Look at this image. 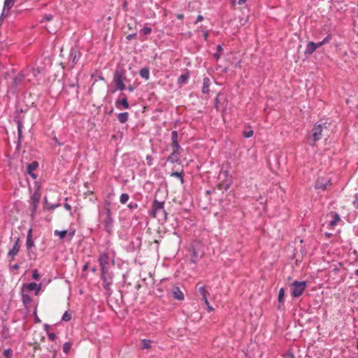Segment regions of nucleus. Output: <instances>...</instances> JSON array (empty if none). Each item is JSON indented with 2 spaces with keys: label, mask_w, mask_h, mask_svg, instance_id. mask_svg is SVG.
Returning a JSON list of instances; mask_svg holds the SVG:
<instances>
[{
  "label": "nucleus",
  "mask_w": 358,
  "mask_h": 358,
  "mask_svg": "<svg viewBox=\"0 0 358 358\" xmlns=\"http://www.w3.org/2000/svg\"><path fill=\"white\" fill-rule=\"evenodd\" d=\"M109 205V203H108V206H105L103 210L99 213V217L102 219L104 229L108 234H110L113 232L114 220L112 217V212Z\"/></svg>",
  "instance_id": "obj_1"
},
{
  "label": "nucleus",
  "mask_w": 358,
  "mask_h": 358,
  "mask_svg": "<svg viewBox=\"0 0 358 358\" xmlns=\"http://www.w3.org/2000/svg\"><path fill=\"white\" fill-rule=\"evenodd\" d=\"M191 262L196 264L203 257L204 252L200 243L192 244L189 248Z\"/></svg>",
  "instance_id": "obj_2"
},
{
  "label": "nucleus",
  "mask_w": 358,
  "mask_h": 358,
  "mask_svg": "<svg viewBox=\"0 0 358 358\" xmlns=\"http://www.w3.org/2000/svg\"><path fill=\"white\" fill-rule=\"evenodd\" d=\"M291 287L292 296L293 297H299L307 287V282L306 281L295 280L291 284Z\"/></svg>",
  "instance_id": "obj_3"
},
{
  "label": "nucleus",
  "mask_w": 358,
  "mask_h": 358,
  "mask_svg": "<svg viewBox=\"0 0 358 358\" xmlns=\"http://www.w3.org/2000/svg\"><path fill=\"white\" fill-rule=\"evenodd\" d=\"M30 73H26V71L23 70L20 71V73L13 78V87H15L16 90L19 87L22 86L24 84L25 81L31 82V78H29Z\"/></svg>",
  "instance_id": "obj_4"
},
{
  "label": "nucleus",
  "mask_w": 358,
  "mask_h": 358,
  "mask_svg": "<svg viewBox=\"0 0 358 358\" xmlns=\"http://www.w3.org/2000/svg\"><path fill=\"white\" fill-rule=\"evenodd\" d=\"M164 201H159L156 199L154 200L152 205L151 215L153 217H156L159 213H162L164 218L166 219V212L164 210Z\"/></svg>",
  "instance_id": "obj_5"
},
{
  "label": "nucleus",
  "mask_w": 358,
  "mask_h": 358,
  "mask_svg": "<svg viewBox=\"0 0 358 358\" xmlns=\"http://www.w3.org/2000/svg\"><path fill=\"white\" fill-rule=\"evenodd\" d=\"M326 123L322 124H315L312 129V140L309 143V144L313 146L315 143L319 141L322 137V132L323 131L324 126Z\"/></svg>",
  "instance_id": "obj_6"
},
{
  "label": "nucleus",
  "mask_w": 358,
  "mask_h": 358,
  "mask_svg": "<svg viewBox=\"0 0 358 358\" xmlns=\"http://www.w3.org/2000/svg\"><path fill=\"white\" fill-rule=\"evenodd\" d=\"M81 57V52L78 47H73L71 49L68 65L70 69H73L77 64Z\"/></svg>",
  "instance_id": "obj_7"
},
{
  "label": "nucleus",
  "mask_w": 358,
  "mask_h": 358,
  "mask_svg": "<svg viewBox=\"0 0 358 358\" xmlns=\"http://www.w3.org/2000/svg\"><path fill=\"white\" fill-rule=\"evenodd\" d=\"M113 274L107 271L106 272L101 271V278L103 280V287L108 292H111L110 286L113 284Z\"/></svg>",
  "instance_id": "obj_8"
},
{
  "label": "nucleus",
  "mask_w": 358,
  "mask_h": 358,
  "mask_svg": "<svg viewBox=\"0 0 358 358\" xmlns=\"http://www.w3.org/2000/svg\"><path fill=\"white\" fill-rule=\"evenodd\" d=\"M110 258H109V253L108 252H104L101 254H100L98 262L100 265L101 271L106 272L107 271H109L110 268Z\"/></svg>",
  "instance_id": "obj_9"
},
{
  "label": "nucleus",
  "mask_w": 358,
  "mask_h": 358,
  "mask_svg": "<svg viewBox=\"0 0 358 358\" xmlns=\"http://www.w3.org/2000/svg\"><path fill=\"white\" fill-rule=\"evenodd\" d=\"M126 79L124 71H116L114 75L113 81L115 83L117 88L120 91L125 90L126 87L124 84V80Z\"/></svg>",
  "instance_id": "obj_10"
},
{
  "label": "nucleus",
  "mask_w": 358,
  "mask_h": 358,
  "mask_svg": "<svg viewBox=\"0 0 358 358\" xmlns=\"http://www.w3.org/2000/svg\"><path fill=\"white\" fill-rule=\"evenodd\" d=\"M331 184V179L328 177L318 178L315 184V188L317 189L325 190L328 186Z\"/></svg>",
  "instance_id": "obj_11"
},
{
  "label": "nucleus",
  "mask_w": 358,
  "mask_h": 358,
  "mask_svg": "<svg viewBox=\"0 0 358 358\" xmlns=\"http://www.w3.org/2000/svg\"><path fill=\"white\" fill-rule=\"evenodd\" d=\"M41 199V195L38 192H36L34 193L31 197V216L34 218V215L36 213V209L38 208V203Z\"/></svg>",
  "instance_id": "obj_12"
},
{
  "label": "nucleus",
  "mask_w": 358,
  "mask_h": 358,
  "mask_svg": "<svg viewBox=\"0 0 358 358\" xmlns=\"http://www.w3.org/2000/svg\"><path fill=\"white\" fill-rule=\"evenodd\" d=\"M20 250V238H17L12 249L8 252V256L11 258L10 261L14 260L15 257L18 254Z\"/></svg>",
  "instance_id": "obj_13"
},
{
  "label": "nucleus",
  "mask_w": 358,
  "mask_h": 358,
  "mask_svg": "<svg viewBox=\"0 0 358 358\" xmlns=\"http://www.w3.org/2000/svg\"><path fill=\"white\" fill-rule=\"evenodd\" d=\"M23 71H26V73H30L29 78H31V80L41 73V69L38 66L36 67L34 65H29Z\"/></svg>",
  "instance_id": "obj_14"
},
{
  "label": "nucleus",
  "mask_w": 358,
  "mask_h": 358,
  "mask_svg": "<svg viewBox=\"0 0 358 358\" xmlns=\"http://www.w3.org/2000/svg\"><path fill=\"white\" fill-rule=\"evenodd\" d=\"M122 99H117L115 101V106L118 109H122V107L124 109H127L129 107L127 97L124 94H122Z\"/></svg>",
  "instance_id": "obj_15"
},
{
  "label": "nucleus",
  "mask_w": 358,
  "mask_h": 358,
  "mask_svg": "<svg viewBox=\"0 0 358 358\" xmlns=\"http://www.w3.org/2000/svg\"><path fill=\"white\" fill-rule=\"evenodd\" d=\"M172 294L175 299H177L179 301L184 299V294H183L182 292L177 286L173 287Z\"/></svg>",
  "instance_id": "obj_16"
},
{
  "label": "nucleus",
  "mask_w": 358,
  "mask_h": 358,
  "mask_svg": "<svg viewBox=\"0 0 358 358\" xmlns=\"http://www.w3.org/2000/svg\"><path fill=\"white\" fill-rule=\"evenodd\" d=\"M24 286L29 291L35 290V294L37 295L41 289V284H37L36 282H30L28 284H25Z\"/></svg>",
  "instance_id": "obj_17"
},
{
  "label": "nucleus",
  "mask_w": 358,
  "mask_h": 358,
  "mask_svg": "<svg viewBox=\"0 0 358 358\" xmlns=\"http://www.w3.org/2000/svg\"><path fill=\"white\" fill-rule=\"evenodd\" d=\"M332 220L330 221L328 228L334 229L335 226L337 224L338 222L341 221L340 215L337 213L331 212Z\"/></svg>",
  "instance_id": "obj_18"
},
{
  "label": "nucleus",
  "mask_w": 358,
  "mask_h": 358,
  "mask_svg": "<svg viewBox=\"0 0 358 358\" xmlns=\"http://www.w3.org/2000/svg\"><path fill=\"white\" fill-rule=\"evenodd\" d=\"M34 246V242L32 239V229H29L27 232L26 247L29 250L32 247Z\"/></svg>",
  "instance_id": "obj_19"
},
{
  "label": "nucleus",
  "mask_w": 358,
  "mask_h": 358,
  "mask_svg": "<svg viewBox=\"0 0 358 358\" xmlns=\"http://www.w3.org/2000/svg\"><path fill=\"white\" fill-rule=\"evenodd\" d=\"M16 122H17V136H18V143H17V147L20 146V143H21V140H22V127H23V124H22V122L20 120H15Z\"/></svg>",
  "instance_id": "obj_20"
},
{
  "label": "nucleus",
  "mask_w": 358,
  "mask_h": 358,
  "mask_svg": "<svg viewBox=\"0 0 358 358\" xmlns=\"http://www.w3.org/2000/svg\"><path fill=\"white\" fill-rule=\"evenodd\" d=\"M316 49L317 46L315 45V43L313 41L308 42L306 45L305 54L308 55H312L316 50Z\"/></svg>",
  "instance_id": "obj_21"
},
{
  "label": "nucleus",
  "mask_w": 358,
  "mask_h": 358,
  "mask_svg": "<svg viewBox=\"0 0 358 358\" xmlns=\"http://www.w3.org/2000/svg\"><path fill=\"white\" fill-rule=\"evenodd\" d=\"M210 85V80L208 77H205L203 79L202 92L203 94H208L210 91L209 87Z\"/></svg>",
  "instance_id": "obj_22"
},
{
  "label": "nucleus",
  "mask_w": 358,
  "mask_h": 358,
  "mask_svg": "<svg viewBox=\"0 0 358 358\" xmlns=\"http://www.w3.org/2000/svg\"><path fill=\"white\" fill-rule=\"evenodd\" d=\"M181 154H176L175 152H171V154L167 157V162H170V163H177V164H180V158H179V156Z\"/></svg>",
  "instance_id": "obj_23"
},
{
  "label": "nucleus",
  "mask_w": 358,
  "mask_h": 358,
  "mask_svg": "<svg viewBox=\"0 0 358 358\" xmlns=\"http://www.w3.org/2000/svg\"><path fill=\"white\" fill-rule=\"evenodd\" d=\"M285 289L284 288H281L279 290V292H278V309H280L281 308V306H283V303H284V301H285Z\"/></svg>",
  "instance_id": "obj_24"
},
{
  "label": "nucleus",
  "mask_w": 358,
  "mask_h": 358,
  "mask_svg": "<svg viewBox=\"0 0 358 358\" xmlns=\"http://www.w3.org/2000/svg\"><path fill=\"white\" fill-rule=\"evenodd\" d=\"M189 78V71H187L186 73L180 75L178 78V85H183L185 84L187 82V80Z\"/></svg>",
  "instance_id": "obj_25"
},
{
  "label": "nucleus",
  "mask_w": 358,
  "mask_h": 358,
  "mask_svg": "<svg viewBox=\"0 0 358 358\" xmlns=\"http://www.w3.org/2000/svg\"><path fill=\"white\" fill-rule=\"evenodd\" d=\"M15 3V0H5L4 1V11H6V15H8V13L11 8L13 6Z\"/></svg>",
  "instance_id": "obj_26"
},
{
  "label": "nucleus",
  "mask_w": 358,
  "mask_h": 358,
  "mask_svg": "<svg viewBox=\"0 0 358 358\" xmlns=\"http://www.w3.org/2000/svg\"><path fill=\"white\" fill-rule=\"evenodd\" d=\"M117 119L120 123H125L128 121L129 113L127 112L119 113L117 115Z\"/></svg>",
  "instance_id": "obj_27"
},
{
  "label": "nucleus",
  "mask_w": 358,
  "mask_h": 358,
  "mask_svg": "<svg viewBox=\"0 0 358 358\" xmlns=\"http://www.w3.org/2000/svg\"><path fill=\"white\" fill-rule=\"evenodd\" d=\"M139 75L141 77L148 80L150 78V71L148 68H143L140 70Z\"/></svg>",
  "instance_id": "obj_28"
},
{
  "label": "nucleus",
  "mask_w": 358,
  "mask_h": 358,
  "mask_svg": "<svg viewBox=\"0 0 358 358\" xmlns=\"http://www.w3.org/2000/svg\"><path fill=\"white\" fill-rule=\"evenodd\" d=\"M38 166V163L36 161H34L29 164L27 167V173L34 172Z\"/></svg>",
  "instance_id": "obj_29"
},
{
  "label": "nucleus",
  "mask_w": 358,
  "mask_h": 358,
  "mask_svg": "<svg viewBox=\"0 0 358 358\" xmlns=\"http://www.w3.org/2000/svg\"><path fill=\"white\" fill-rule=\"evenodd\" d=\"M171 148L173 150V152H175L176 154H182L183 151L179 143L171 144Z\"/></svg>",
  "instance_id": "obj_30"
},
{
  "label": "nucleus",
  "mask_w": 358,
  "mask_h": 358,
  "mask_svg": "<svg viewBox=\"0 0 358 358\" xmlns=\"http://www.w3.org/2000/svg\"><path fill=\"white\" fill-rule=\"evenodd\" d=\"M22 300L24 306H28L31 302V298L29 294H22Z\"/></svg>",
  "instance_id": "obj_31"
},
{
  "label": "nucleus",
  "mask_w": 358,
  "mask_h": 358,
  "mask_svg": "<svg viewBox=\"0 0 358 358\" xmlns=\"http://www.w3.org/2000/svg\"><path fill=\"white\" fill-rule=\"evenodd\" d=\"M151 341L148 339H143L141 341V347L142 349H150L151 348Z\"/></svg>",
  "instance_id": "obj_32"
},
{
  "label": "nucleus",
  "mask_w": 358,
  "mask_h": 358,
  "mask_svg": "<svg viewBox=\"0 0 358 358\" xmlns=\"http://www.w3.org/2000/svg\"><path fill=\"white\" fill-rule=\"evenodd\" d=\"M44 200H45V208L47 209V210H54L56 208L60 206V203H56V204H50V203H48V201H47V198L45 197L44 198Z\"/></svg>",
  "instance_id": "obj_33"
},
{
  "label": "nucleus",
  "mask_w": 358,
  "mask_h": 358,
  "mask_svg": "<svg viewBox=\"0 0 358 358\" xmlns=\"http://www.w3.org/2000/svg\"><path fill=\"white\" fill-rule=\"evenodd\" d=\"M183 173H184L182 171L181 172L174 171L171 173V176L179 178L181 183H183L184 182Z\"/></svg>",
  "instance_id": "obj_34"
},
{
  "label": "nucleus",
  "mask_w": 358,
  "mask_h": 358,
  "mask_svg": "<svg viewBox=\"0 0 358 358\" xmlns=\"http://www.w3.org/2000/svg\"><path fill=\"white\" fill-rule=\"evenodd\" d=\"M230 185V182H220L217 185V188L222 191H227L229 188Z\"/></svg>",
  "instance_id": "obj_35"
},
{
  "label": "nucleus",
  "mask_w": 358,
  "mask_h": 358,
  "mask_svg": "<svg viewBox=\"0 0 358 358\" xmlns=\"http://www.w3.org/2000/svg\"><path fill=\"white\" fill-rule=\"evenodd\" d=\"M67 230H62V231H59V230H55L54 231V234L55 236H58L59 237V238L62 239L64 238L66 235H67Z\"/></svg>",
  "instance_id": "obj_36"
},
{
  "label": "nucleus",
  "mask_w": 358,
  "mask_h": 358,
  "mask_svg": "<svg viewBox=\"0 0 358 358\" xmlns=\"http://www.w3.org/2000/svg\"><path fill=\"white\" fill-rule=\"evenodd\" d=\"M178 143H179L178 131L174 130L171 132V144Z\"/></svg>",
  "instance_id": "obj_37"
},
{
  "label": "nucleus",
  "mask_w": 358,
  "mask_h": 358,
  "mask_svg": "<svg viewBox=\"0 0 358 358\" xmlns=\"http://www.w3.org/2000/svg\"><path fill=\"white\" fill-rule=\"evenodd\" d=\"M199 292L202 296V298L208 297L210 295L209 292L205 289L203 286L199 288Z\"/></svg>",
  "instance_id": "obj_38"
},
{
  "label": "nucleus",
  "mask_w": 358,
  "mask_h": 358,
  "mask_svg": "<svg viewBox=\"0 0 358 358\" xmlns=\"http://www.w3.org/2000/svg\"><path fill=\"white\" fill-rule=\"evenodd\" d=\"M78 80L77 78H75L74 81H70L69 80H67L66 83V86L69 87H75L76 86H78Z\"/></svg>",
  "instance_id": "obj_39"
},
{
  "label": "nucleus",
  "mask_w": 358,
  "mask_h": 358,
  "mask_svg": "<svg viewBox=\"0 0 358 358\" xmlns=\"http://www.w3.org/2000/svg\"><path fill=\"white\" fill-rule=\"evenodd\" d=\"M129 199V194H126V193H123L120 196V201L122 204H124L128 201Z\"/></svg>",
  "instance_id": "obj_40"
},
{
  "label": "nucleus",
  "mask_w": 358,
  "mask_h": 358,
  "mask_svg": "<svg viewBox=\"0 0 358 358\" xmlns=\"http://www.w3.org/2000/svg\"><path fill=\"white\" fill-rule=\"evenodd\" d=\"M71 342H66L63 345V351L64 353L68 354L70 351V349L71 348Z\"/></svg>",
  "instance_id": "obj_41"
},
{
  "label": "nucleus",
  "mask_w": 358,
  "mask_h": 358,
  "mask_svg": "<svg viewBox=\"0 0 358 358\" xmlns=\"http://www.w3.org/2000/svg\"><path fill=\"white\" fill-rule=\"evenodd\" d=\"M254 134V131L252 129H248V130H244L243 131V135L245 138H250L253 136Z\"/></svg>",
  "instance_id": "obj_42"
},
{
  "label": "nucleus",
  "mask_w": 358,
  "mask_h": 358,
  "mask_svg": "<svg viewBox=\"0 0 358 358\" xmlns=\"http://www.w3.org/2000/svg\"><path fill=\"white\" fill-rule=\"evenodd\" d=\"M71 319V313L69 311H66L63 316H62V320L65 322H69Z\"/></svg>",
  "instance_id": "obj_43"
},
{
  "label": "nucleus",
  "mask_w": 358,
  "mask_h": 358,
  "mask_svg": "<svg viewBox=\"0 0 358 358\" xmlns=\"http://www.w3.org/2000/svg\"><path fill=\"white\" fill-rule=\"evenodd\" d=\"M3 356L6 358H12L13 357V350L10 348L5 350L3 351Z\"/></svg>",
  "instance_id": "obj_44"
},
{
  "label": "nucleus",
  "mask_w": 358,
  "mask_h": 358,
  "mask_svg": "<svg viewBox=\"0 0 358 358\" xmlns=\"http://www.w3.org/2000/svg\"><path fill=\"white\" fill-rule=\"evenodd\" d=\"M152 31V29L150 27H144L142 29H141V32L145 34V35H148L151 33Z\"/></svg>",
  "instance_id": "obj_45"
},
{
  "label": "nucleus",
  "mask_w": 358,
  "mask_h": 358,
  "mask_svg": "<svg viewBox=\"0 0 358 358\" xmlns=\"http://www.w3.org/2000/svg\"><path fill=\"white\" fill-rule=\"evenodd\" d=\"M354 197L355 200L352 201V205L355 208L358 209V194H355Z\"/></svg>",
  "instance_id": "obj_46"
},
{
  "label": "nucleus",
  "mask_w": 358,
  "mask_h": 358,
  "mask_svg": "<svg viewBox=\"0 0 358 358\" xmlns=\"http://www.w3.org/2000/svg\"><path fill=\"white\" fill-rule=\"evenodd\" d=\"M53 18V15L51 14H45L43 17V19L42 20L41 22H43L44 20L45 21H51Z\"/></svg>",
  "instance_id": "obj_47"
},
{
  "label": "nucleus",
  "mask_w": 358,
  "mask_h": 358,
  "mask_svg": "<svg viewBox=\"0 0 358 358\" xmlns=\"http://www.w3.org/2000/svg\"><path fill=\"white\" fill-rule=\"evenodd\" d=\"M32 278L34 279V280H38L40 278V274L38 271L37 269H35L33 271V273H32Z\"/></svg>",
  "instance_id": "obj_48"
},
{
  "label": "nucleus",
  "mask_w": 358,
  "mask_h": 358,
  "mask_svg": "<svg viewBox=\"0 0 358 358\" xmlns=\"http://www.w3.org/2000/svg\"><path fill=\"white\" fill-rule=\"evenodd\" d=\"M283 358H295V357L293 352L288 351L284 355Z\"/></svg>",
  "instance_id": "obj_49"
},
{
  "label": "nucleus",
  "mask_w": 358,
  "mask_h": 358,
  "mask_svg": "<svg viewBox=\"0 0 358 358\" xmlns=\"http://www.w3.org/2000/svg\"><path fill=\"white\" fill-rule=\"evenodd\" d=\"M331 39V35L328 34L322 41L325 45V44L329 43Z\"/></svg>",
  "instance_id": "obj_50"
},
{
  "label": "nucleus",
  "mask_w": 358,
  "mask_h": 358,
  "mask_svg": "<svg viewBox=\"0 0 358 358\" xmlns=\"http://www.w3.org/2000/svg\"><path fill=\"white\" fill-rule=\"evenodd\" d=\"M219 103H220L219 95H217L215 99V108H216L217 110H219Z\"/></svg>",
  "instance_id": "obj_51"
},
{
  "label": "nucleus",
  "mask_w": 358,
  "mask_h": 358,
  "mask_svg": "<svg viewBox=\"0 0 358 358\" xmlns=\"http://www.w3.org/2000/svg\"><path fill=\"white\" fill-rule=\"evenodd\" d=\"M146 161H147V164L148 166H150L152 165V157L150 155H148L146 157Z\"/></svg>",
  "instance_id": "obj_52"
},
{
  "label": "nucleus",
  "mask_w": 358,
  "mask_h": 358,
  "mask_svg": "<svg viewBox=\"0 0 358 358\" xmlns=\"http://www.w3.org/2000/svg\"><path fill=\"white\" fill-rule=\"evenodd\" d=\"M127 207L130 209L136 208L138 207V204L136 203H130L128 204Z\"/></svg>",
  "instance_id": "obj_53"
},
{
  "label": "nucleus",
  "mask_w": 358,
  "mask_h": 358,
  "mask_svg": "<svg viewBox=\"0 0 358 358\" xmlns=\"http://www.w3.org/2000/svg\"><path fill=\"white\" fill-rule=\"evenodd\" d=\"M48 338L51 341H54L56 338V335L55 333H49L48 334Z\"/></svg>",
  "instance_id": "obj_54"
},
{
  "label": "nucleus",
  "mask_w": 358,
  "mask_h": 358,
  "mask_svg": "<svg viewBox=\"0 0 358 358\" xmlns=\"http://www.w3.org/2000/svg\"><path fill=\"white\" fill-rule=\"evenodd\" d=\"M136 38V33L129 34V35L127 36V38L128 40H131V39H133V38Z\"/></svg>",
  "instance_id": "obj_55"
},
{
  "label": "nucleus",
  "mask_w": 358,
  "mask_h": 358,
  "mask_svg": "<svg viewBox=\"0 0 358 358\" xmlns=\"http://www.w3.org/2000/svg\"><path fill=\"white\" fill-rule=\"evenodd\" d=\"M64 207L65 208V209H66V210H69V211H70V212H71V206L69 203H65L64 204Z\"/></svg>",
  "instance_id": "obj_56"
},
{
  "label": "nucleus",
  "mask_w": 358,
  "mask_h": 358,
  "mask_svg": "<svg viewBox=\"0 0 358 358\" xmlns=\"http://www.w3.org/2000/svg\"><path fill=\"white\" fill-rule=\"evenodd\" d=\"M69 237V239L71 240L73 236L75 235V230L70 231L69 233H67Z\"/></svg>",
  "instance_id": "obj_57"
},
{
  "label": "nucleus",
  "mask_w": 358,
  "mask_h": 358,
  "mask_svg": "<svg viewBox=\"0 0 358 358\" xmlns=\"http://www.w3.org/2000/svg\"><path fill=\"white\" fill-rule=\"evenodd\" d=\"M203 20V17L201 15H197L196 20L195 23H198L199 22H201Z\"/></svg>",
  "instance_id": "obj_58"
},
{
  "label": "nucleus",
  "mask_w": 358,
  "mask_h": 358,
  "mask_svg": "<svg viewBox=\"0 0 358 358\" xmlns=\"http://www.w3.org/2000/svg\"><path fill=\"white\" fill-rule=\"evenodd\" d=\"M8 331V329H6V330L4 329L3 331V336H4L5 338H8V336L7 335V331Z\"/></svg>",
  "instance_id": "obj_59"
},
{
  "label": "nucleus",
  "mask_w": 358,
  "mask_h": 358,
  "mask_svg": "<svg viewBox=\"0 0 358 358\" xmlns=\"http://www.w3.org/2000/svg\"><path fill=\"white\" fill-rule=\"evenodd\" d=\"M223 48H222V46L221 45H218L217 46V52H220L221 51H222Z\"/></svg>",
  "instance_id": "obj_60"
},
{
  "label": "nucleus",
  "mask_w": 358,
  "mask_h": 358,
  "mask_svg": "<svg viewBox=\"0 0 358 358\" xmlns=\"http://www.w3.org/2000/svg\"><path fill=\"white\" fill-rule=\"evenodd\" d=\"M33 179H36L37 178L36 175L34 172L27 173Z\"/></svg>",
  "instance_id": "obj_61"
},
{
  "label": "nucleus",
  "mask_w": 358,
  "mask_h": 358,
  "mask_svg": "<svg viewBox=\"0 0 358 358\" xmlns=\"http://www.w3.org/2000/svg\"><path fill=\"white\" fill-rule=\"evenodd\" d=\"M213 57L218 60L220 58V55L219 52H216L213 55Z\"/></svg>",
  "instance_id": "obj_62"
},
{
  "label": "nucleus",
  "mask_w": 358,
  "mask_h": 358,
  "mask_svg": "<svg viewBox=\"0 0 358 358\" xmlns=\"http://www.w3.org/2000/svg\"><path fill=\"white\" fill-rule=\"evenodd\" d=\"M315 45L317 46V48L321 47L322 45H324L322 41H320V42H318V43H315Z\"/></svg>",
  "instance_id": "obj_63"
},
{
  "label": "nucleus",
  "mask_w": 358,
  "mask_h": 358,
  "mask_svg": "<svg viewBox=\"0 0 358 358\" xmlns=\"http://www.w3.org/2000/svg\"><path fill=\"white\" fill-rule=\"evenodd\" d=\"M202 300L204 301V303H205V304H206V306H208V303H209V301H208V297L202 298Z\"/></svg>",
  "instance_id": "obj_64"
}]
</instances>
